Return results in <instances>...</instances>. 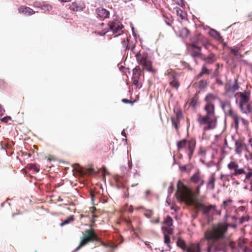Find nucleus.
I'll use <instances>...</instances> for the list:
<instances>
[{"mask_svg":"<svg viewBox=\"0 0 252 252\" xmlns=\"http://www.w3.org/2000/svg\"><path fill=\"white\" fill-rule=\"evenodd\" d=\"M228 226L235 228L237 225L235 223H219L205 232L204 237L208 241L209 248H213L217 251L224 250L227 242L224 238Z\"/></svg>","mask_w":252,"mask_h":252,"instance_id":"nucleus-1","label":"nucleus"},{"mask_svg":"<svg viewBox=\"0 0 252 252\" xmlns=\"http://www.w3.org/2000/svg\"><path fill=\"white\" fill-rule=\"evenodd\" d=\"M219 97L212 93L208 94L204 98L205 104L203 110L205 114L197 115V121L199 126L202 127L204 131L213 129L216 126L217 118L216 116L214 101Z\"/></svg>","mask_w":252,"mask_h":252,"instance_id":"nucleus-2","label":"nucleus"},{"mask_svg":"<svg viewBox=\"0 0 252 252\" xmlns=\"http://www.w3.org/2000/svg\"><path fill=\"white\" fill-rule=\"evenodd\" d=\"M177 197L188 204H193L196 212H201L205 216H209L212 211H215V205L206 206L198 201H194V194L190 189L186 187L180 180L177 183Z\"/></svg>","mask_w":252,"mask_h":252,"instance_id":"nucleus-3","label":"nucleus"},{"mask_svg":"<svg viewBox=\"0 0 252 252\" xmlns=\"http://www.w3.org/2000/svg\"><path fill=\"white\" fill-rule=\"evenodd\" d=\"M239 96L238 106L241 112L247 115L252 113V101L251 94L245 91L237 93Z\"/></svg>","mask_w":252,"mask_h":252,"instance_id":"nucleus-4","label":"nucleus"},{"mask_svg":"<svg viewBox=\"0 0 252 252\" xmlns=\"http://www.w3.org/2000/svg\"><path fill=\"white\" fill-rule=\"evenodd\" d=\"M199 40L201 39V43L203 47L208 51L209 54L207 56L203 55L201 60L203 61L205 63L203 64H212L215 63L217 59L216 55L212 52L213 49L215 48L216 47L214 45H212L210 42L205 38L202 35L198 34Z\"/></svg>","mask_w":252,"mask_h":252,"instance_id":"nucleus-5","label":"nucleus"},{"mask_svg":"<svg viewBox=\"0 0 252 252\" xmlns=\"http://www.w3.org/2000/svg\"><path fill=\"white\" fill-rule=\"evenodd\" d=\"M196 144V140L194 138H191L189 140L184 139L177 142V150L178 151L185 150L189 158L190 159L195 151Z\"/></svg>","mask_w":252,"mask_h":252,"instance_id":"nucleus-6","label":"nucleus"},{"mask_svg":"<svg viewBox=\"0 0 252 252\" xmlns=\"http://www.w3.org/2000/svg\"><path fill=\"white\" fill-rule=\"evenodd\" d=\"M95 241H100V239L97 236L94 230L92 228L86 229L83 233L82 236L80 239V243L78 246L76 248L75 251H77L89 243H92Z\"/></svg>","mask_w":252,"mask_h":252,"instance_id":"nucleus-7","label":"nucleus"},{"mask_svg":"<svg viewBox=\"0 0 252 252\" xmlns=\"http://www.w3.org/2000/svg\"><path fill=\"white\" fill-rule=\"evenodd\" d=\"M135 57L138 63L143 67V69L153 73H156L157 70L153 68L152 62L147 53L139 52L136 54Z\"/></svg>","mask_w":252,"mask_h":252,"instance_id":"nucleus-8","label":"nucleus"},{"mask_svg":"<svg viewBox=\"0 0 252 252\" xmlns=\"http://www.w3.org/2000/svg\"><path fill=\"white\" fill-rule=\"evenodd\" d=\"M221 107L224 111L225 115L230 117L234 122L235 127L237 129L238 128L239 124V119L240 116L233 111L231 107L230 102L229 101H221Z\"/></svg>","mask_w":252,"mask_h":252,"instance_id":"nucleus-9","label":"nucleus"},{"mask_svg":"<svg viewBox=\"0 0 252 252\" xmlns=\"http://www.w3.org/2000/svg\"><path fill=\"white\" fill-rule=\"evenodd\" d=\"M165 75L168 76L170 86L177 90L180 85L177 78V73L173 69H168L165 72Z\"/></svg>","mask_w":252,"mask_h":252,"instance_id":"nucleus-10","label":"nucleus"},{"mask_svg":"<svg viewBox=\"0 0 252 252\" xmlns=\"http://www.w3.org/2000/svg\"><path fill=\"white\" fill-rule=\"evenodd\" d=\"M177 245L187 252H200L199 244L192 243L187 247L186 242L181 239H179L177 242Z\"/></svg>","mask_w":252,"mask_h":252,"instance_id":"nucleus-11","label":"nucleus"},{"mask_svg":"<svg viewBox=\"0 0 252 252\" xmlns=\"http://www.w3.org/2000/svg\"><path fill=\"white\" fill-rule=\"evenodd\" d=\"M198 154L201 157L200 161L203 163L206 159L212 161L215 157L214 150L211 147H200Z\"/></svg>","mask_w":252,"mask_h":252,"instance_id":"nucleus-12","label":"nucleus"},{"mask_svg":"<svg viewBox=\"0 0 252 252\" xmlns=\"http://www.w3.org/2000/svg\"><path fill=\"white\" fill-rule=\"evenodd\" d=\"M202 40L198 39V35L197 36V41L196 42H193L189 45V48L190 54L192 57L194 58H201L203 56V54L201 53V47L199 46L198 45L201 43Z\"/></svg>","mask_w":252,"mask_h":252,"instance_id":"nucleus-13","label":"nucleus"},{"mask_svg":"<svg viewBox=\"0 0 252 252\" xmlns=\"http://www.w3.org/2000/svg\"><path fill=\"white\" fill-rule=\"evenodd\" d=\"M190 181L196 185L195 191L197 194H199L200 187L205 183L203 176L200 171H197L190 177Z\"/></svg>","mask_w":252,"mask_h":252,"instance_id":"nucleus-14","label":"nucleus"},{"mask_svg":"<svg viewBox=\"0 0 252 252\" xmlns=\"http://www.w3.org/2000/svg\"><path fill=\"white\" fill-rule=\"evenodd\" d=\"M227 168L232 171L231 173V176H238L240 175L247 174L245 169L243 168H239L238 163L236 161H231L228 163L227 165Z\"/></svg>","mask_w":252,"mask_h":252,"instance_id":"nucleus-15","label":"nucleus"},{"mask_svg":"<svg viewBox=\"0 0 252 252\" xmlns=\"http://www.w3.org/2000/svg\"><path fill=\"white\" fill-rule=\"evenodd\" d=\"M142 73V71L138 65L136 66L132 70V84L135 86L136 89H140L142 87V83L140 80Z\"/></svg>","mask_w":252,"mask_h":252,"instance_id":"nucleus-16","label":"nucleus"},{"mask_svg":"<svg viewBox=\"0 0 252 252\" xmlns=\"http://www.w3.org/2000/svg\"><path fill=\"white\" fill-rule=\"evenodd\" d=\"M239 86L237 79H235L234 82L231 80L228 81L225 84L224 90L225 94L230 96L239 89Z\"/></svg>","mask_w":252,"mask_h":252,"instance_id":"nucleus-17","label":"nucleus"},{"mask_svg":"<svg viewBox=\"0 0 252 252\" xmlns=\"http://www.w3.org/2000/svg\"><path fill=\"white\" fill-rule=\"evenodd\" d=\"M174 113L175 117H171V120L172 125L176 130H178L180 126V121L183 118L182 112L179 108H175L174 109Z\"/></svg>","mask_w":252,"mask_h":252,"instance_id":"nucleus-18","label":"nucleus"},{"mask_svg":"<svg viewBox=\"0 0 252 252\" xmlns=\"http://www.w3.org/2000/svg\"><path fill=\"white\" fill-rule=\"evenodd\" d=\"M108 25L109 30L112 31L114 33L119 32L123 28L122 24L118 21L109 22Z\"/></svg>","mask_w":252,"mask_h":252,"instance_id":"nucleus-19","label":"nucleus"},{"mask_svg":"<svg viewBox=\"0 0 252 252\" xmlns=\"http://www.w3.org/2000/svg\"><path fill=\"white\" fill-rule=\"evenodd\" d=\"M245 147L246 145L242 140L238 139L235 140L234 145V151L235 154L241 156Z\"/></svg>","mask_w":252,"mask_h":252,"instance_id":"nucleus-20","label":"nucleus"},{"mask_svg":"<svg viewBox=\"0 0 252 252\" xmlns=\"http://www.w3.org/2000/svg\"><path fill=\"white\" fill-rule=\"evenodd\" d=\"M19 13L30 16L35 13V11L32 8L25 5H21L18 8Z\"/></svg>","mask_w":252,"mask_h":252,"instance_id":"nucleus-21","label":"nucleus"},{"mask_svg":"<svg viewBox=\"0 0 252 252\" xmlns=\"http://www.w3.org/2000/svg\"><path fill=\"white\" fill-rule=\"evenodd\" d=\"M97 15L101 18H106L109 16V12L103 8H98L96 9Z\"/></svg>","mask_w":252,"mask_h":252,"instance_id":"nucleus-22","label":"nucleus"},{"mask_svg":"<svg viewBox=\"0 0 252 252\" xmlns=\"http://www.w3.org/2000/svg\"><path fill=\"white\" fill-rule=\"evenodd\" d=\"M174 9L176 11V14L181 19L184 20L187 17V13L179 7H175Z\"/></svg>","mask_w":252,"mask_h":252,"instance_id":"nucleus-23","label":"nucleus"},{"mask_svg":"<svg viewBox=\"0 0 252 252\" xmlns=\"http://www.w3.org/2000/svg\"><path fill=\"white\" fill-rule=\"evenodd\" d=\"M211 72L212 70L208 69L206 64H203L202 66L200 72L197 75V77H201L205 74L208 75L211 74Z\"/></svg>","mask_w":252,"mask_h":252,"instance_id":"nucleus-24","label":"nucleus"},{"mask_svg":"<svg viewBox=\"0 0 252 252\" xmlns=\"http://www.w3.org/2000/svg\"><path fill=\"white\" fill-rule=\"evenodd\" d=\"M216 181V178L214 175H212L209 179V181L207 183V188L211 190H213L215 188V183Z\"/></svg>","mask_w":252,"mask_h":252,"instance_id":"nucleus-25","label":"nucleus"},{"mask_svg":"<svg viewBox=\"0 0 252 252\" xmlns=\"http://www.w3.org/2000/svg\"><path fill=\"white\" fill-rule=\"evenodd\" d=\"M189 34V31L186 28H182L179 30V35L183 38H187Z\"/></svg>","mask_w":252,"mask_h":252,"instance_id":"nucleus-26","label":"nucleus"},{"mask_svg":"<svg viewBox=\"0 0 252 252\" xmlns=\"http://www.w3.org/2000/svg\"><path fill=\"white\" fill-rule=\"evenodd\" d=\"M173 219L170 216H167L163 221L165 226H172L173 225Z\"/></svg>","mask_w":252,"mask_h":252,"instance_id":"nucleus-27","label":"nucleus"},{"mask_svg":"<svg viewBox=\"0 0 252 252\" xmlns=\"http://www.w3.org/2000/svg\"><path fill=\"white\" fill-rule=\"evenodd\" d=\"M209 34L213 37L215 38L217 40H219L221 36L219 32H218L217 31L211 29L209 32Z\"/></svg>","mask_w":252,"mask_h":252,"instance_id":"nucleus-28","label":"nucleus"},{"mask_svg":"<svg viewBox=\"0 0 252 252\" xmlns=\"http://www.w3.org/2000/svg\"><path fill=\"white\" fill-rule=\"evenodd\" d=\"M198 99L197 97L194 96L192 97L189 101V106L192 107L194 109L196 108L197 104Z\"/></svg>","mask_w":252,"mask_h":252,"instance_id":"nucleus-29","label":"nucleus"},{"mask_svg":"<svg viewBox=\"0 0 252 252\" xmlns=\"http://www.w3.org/2000/svg\"><path fill=\"white\" fill-rule=\"evenodd\" d=\"M161 229L164 231V234H172L173 233V229L171 228V226H163Z\"/></svg>","mask_w":252,"mask_h":252,"instance_id":"nucleus-30","label":"nucleus"},{"mask_svg":"<svg viewBox=\"0 0 252 252\" xmlns=\"http://www.w3.org/2000/svg\"><path fill=\"white\" fill-rule=\"evenodd\" d=\"M246 240L244 238H240L238 240V246L239 247L242 249L243 250H246V247L245 244H246Z\"/></svg>","mask_w":252,"mask_h":252,"instance_id":"nucleus-31","label":"nucleus"},{"mask_svg":"<svg viewBox=\"0 0 252 252\" xmlns=\"http://www.w3.org/2000/svg\"><path fill=\"white\" fill-rule=\"evenodd\" d=\"M230 49L231 52L235 56H238L239 55V51L240 49V47L239 45H237L235 48H233L231 47H228Z\"/></svg>","mask_w":252,"mask_h":252,"instance_id":"nucleus-32","label":"nucleus"},{"mask_svg":"<svg viewBox=\"0 0 252 252\" xmlns=\"http://www.w3.org/2000/svg\"><path fill=\"white\" fill-rule=\"evenodd\" d=\"M80 173L81 174H92L94 173V171L93 169L92 168H88L86 170H81L80 171Z\"/></svg>","mask_w":252,"mask_h":252,"instance_id":"nucleus-33","label":"nucleus"},{"mask_svg":"<svg viewBox=\"0 0 252 252\" xmlns=\"http://www.w3.org/2000/svg\"><path fill=\"white\" fill-rule=\"evenodd\" d=\"M232 202V201L231 199L224 200L223 201L221 207H223L224 209H227V207L231 205Z\"/></svg>","mask_w":252,"mask_h":252,"instance_id":"nucleus-34","label":"nucleus"},{"mask_svg":"<svg viewBox=\"0 0 252 252\" xmlns=\"http://www.w3.org/2000/svg\"><path fill=\"white\" fill-rule=\"evenodd\" d=\"M74 220V217L73 216H70L67 219L64 220L62 223H61V226H63L65 224L69 223V222L73 221Z\"/></svg>","mask_w":252,"mask_h":252,"instance_id":"nucleus-35","label":"nucleus"},{"mask_svg":"<svg viewBox=\"0 0 252 252\" xmlns=\"http://www.w3.org/2000/svg\"><path fill=\"white\" fill-rule=\"evenodd\" d=\"M28 167L31 170H33L36 172H38L39 171V167L35 164H29Z\"/></svg>","mask_w":252,"mask_h":252,"instance_id":"nucleus-36","label":"nucleus"},{"mask_svg":"<svg viewBox=\"0 0 252 252\" xmlns=\"http://www.w3.org/2000/svg\"><path fill=\"white\" fill-rule=\"evenodd\" d=\"M97 242H99L102 246H103L106 248H111L113 249H116L117 247V246L116 245H109V244H106V243L102 242L101 240H100V241H97Z\"/></svg>","mask_w":252,"mask_h":252,"instance_id":"nucleus-37","label":"nucleus"},{"mask_svg":"<svg viewBox=\"0 0 252 252\" xmlns=\"http://www.w3.org/2000/svg\"><path fill=\"white\" fill-rule=\"evenodd\" d=\"M70 8L72 10L77 11L82 9V7L81 8L77 6L76 2H72L71 5L70 6Z\"/></svg>","mask_w":252,"mask_h":252,"instance_id":"nucleus-38","label":"nucleus"},{"mask_svg":"<svg viewBox=\"0 0 252 252\" xmlns=\"http://www.w3.org/2000/svg\"><path fill=\"white\" fill-rule=\"evenodd\" d=\"M249 219L250 218L247 215L243 216L239 219V223L240 224H243L245 222L248 221Z\"/></svg>","mask_w":252,"mask_h":252,"instance_id":"nucleus-39","label":"nucleus"},{"mask_svg":"<svg viewBox=\"0 0 252 252\" xmlns=\"http://www.w3.org/2000/svg\"><path fill=\"white\" fill-rule=\"evenodd\" d=\"M244 183H249L250 184V191H252V178H250V179L246 180V174H245V178L243 180Z\"/></svg>","mask_w":252,"mask_h":252,"instance_id":"nucleus-40","label":"nucleus"},{"mask_svg":"<svg viewBox=\"0 0 252 252\" xmlns=\"http://www.w3.org/2000/svg\"><path fill=\"white\" fill-rule=\"evenodd\" d=\"M252 178V169L249 168L248 172L246 174V180H249L250 178Z\"/></svg>","mask_w":252,"mask_h":252,"instance_id":"nucleus-41","label":"nucleus"},{"mask_svg":"<svg viewBox=\"0 0 252 252\" xmlns=\"http://www.w3.org/2000/svg\"><path fill=\"white\" fill-rule=\"evenodd\" d=\"M164 243L165 244L168 245L170 242V239L169 236L167 234H164Z\"/></svg>","mask_w":252,"mask_h":252,"instance_id":"nucleus-42","label":"nucleus"},{"mask_svg":"<svg viewBox=\"0 0 252 252\" xmlns=\"http://www.w3.org/2000/svg\"><path fill=\"white\" fill-rule=\"evenodd\" d=\"M41 8L44 10L49 11L52 9V6L50 5L45 4L42 6Z\"/></svg>","mask_w":252,"mask_h":252,"instance_id":"nucleus-43","label":"nucleus"},{"mask_svg":"<svg viewBox=\"0 0 252 252\" xmlns=\"http://www.w3.org/2000/svg\"><path fill=\"white\" fill-rule=\"evenodd\" d=\"M49 161L55 160L56 158L54 156L52 155H48L46 157Z\"/></svg>","mask_w":252,"mask_h":252,"instance_id":"nucleus-44","label":"nucleus"},{"mask_svg":"<svg viewBox=\"0 0 252 252\" xmlns=\"http://www.w3.org/2000/svg\"><path fill=\"white\" fill-rule=\"evenodd\" d=\"M11 119L10 117H5L2 118V122L4 123H7L8 121Z\"/></svg>","mask_w":252,"mask_h":252,"instance_id":"nucleus-45","label":"nucleus"},{"mask_svg":"<svg viewBox=\"0 0 252 252\" xmlns=\"http://www.w3.org/2000/svg\"><path fill=\"white\" fill-rule=\"evenodd\" d=\"M122 101L125 103H133V102L132 101H131V100H128L127 99H126V98H124L122 99Z\"/></svg>","mask_w":252,"mask_h":252,"instance_id":"nucleus-46","label":"nucleus"},{"mask_svg":"<svg viewBox=\"0 0 252 252\" xmlns=\"http://www.w3.org/2000/svg\"><path fill=\"white\" fill-rule=\"evenodd\" d=\"M122 44H123L124 48H125V47H126V49H127L128 46H127V45H126V41H125V40H123L122 41Z\"/></svg>","mask_w":252,"mask_h":252,"instance_id":"nucleus-47","label":"nucleus"},{"mask_svg":"<svg viewBox=\"0 0 252 252\" xmlns=\"http://www.w3.org/2000/svg\"><path fill=\"white\" fill-rule=\"evenodd\" d=\"M234 245V243L232 242H230L229 244V246L231 248L232 250H234V249H235V247Z\"/></svg>","mask_w":252,"mask_h":252,"instance_id":"nucleus-48","label":"nucleus"},{"mask_svg":"<svg viewBox=\"0 0 252 252\" xmlns=\"http://www.w3.org/2000/svg\"><path fill=\"white\" fill-rule=\"evenodd\" d=\"M227 176V177H225L224 178V180H225V181H229V178H232L233 176H231V174L230 175L229 174H226Z\"/></svg>","mask_w":252,"mask_h":252,"instance_id":"nucleus-49","label":"nucleus"},{"mask_svg":"<svg viewBox=\"0 0 252 252\" xmlns=\"http://www.w3.org/2000/svg\"><path fill=\"white\" fill-rule=\"evenodd\" d=\"M180 169L182 171H186L187 170V168H186V166L185 165L182 166H180Z\"/></svg>","mask_w":252,"mask_h":252,"instance_id":"nucleus-50","label":"nucleus"},{"mask_svg":"<svg viewBox=\"0 0 252 252\" xmlns=\"http://www.w3.org/2000/svg\"><path fill=\"white\" fill-rule=\"evenodd\" d=\"M241 120L242 121V122H243V123L244 124V125H246L248 123V122L247 120H246L245 119L243 118H241L240 117V119H239V120Z\"/></svg>","mask_w":252,"mask_h":252,"instance_id":"nucleus-51","label":"nucleus"},{"mask_svg":"<svg viewBox=\"0 0 252 252\" xmlns=\"http://www.w3.org/2000/svg\"><path fill=\"white\" fill-rule=\"evenodd\" d=\"M90 195L92 198V200H94V197L95 194L94 191H91L90 192Z\"/></svg>","mask_w":252,"mask_h":252,"instance_id":"nucleus-52","label":"nucleus"},{"mask_svg":"<svg viewBox=\"0 0 252 252\" xmlns=\"http://www.w3.org/2000/svg\"><path fill=\"white\" fill-rule=\"evenodd\" d=\"M225 177H227V175L221 174L220 175V179L221 180H224V178H225Z\"/></svg>","mask_w":252,"mask_h":252,"instance_id":"nucleus-53","label":"nucleus"},{"mask_svg":"<svg viewBox=\"0 0 252 252\" xmlns=\"http://www.w3.org/2000/svg\"><path fill=\"white\" fill-rule=\"evenodd\" d=\"M145 245L147 246V247L148 248H150L151 249H152V247L151 246V245L150 244V243L149 242H146L145 243Z\"/></svg>","mask_w":252,"mask_h":252,"instance_id":"nucleus-54","label":"nucleus"},{"mask_svg":"<svg viewBox=\"0 0 252 252\" xmlns=\"http://www.w3.org/2000/svg\"><path fill=\"white\" fill-rule=\"evenodd\" d=\"M249 144H250V145L251 146L252 149V137H251L249 139Z\"/></svg>","mask_w":252,"mask_h":252,"instance_id":"nucleus-55","label":"nucleus"},{"mask_svg":"<svg viewBox=\"0 0 252 252\" xmlns=\"http://www.w3.org/2000/svg\"><path fill=\"white\" fill-rule=\"evenodd\" d=\"M219 67H220V65H219V63H217L216 64V70H215V73H218V70Z\"/></svg>","mask_w":252,"mask_h":252,"instance_id":"nucleus-56","label":"nucleus"},{"mask_svg":"<svg viewBox=\"0 0 252 252\" xmlns=\"http://www.w3.org/2000/svg\"><path fill=\"white\" fill-rule=\"evenodd\" d=\"M244 189H247L250 190V186L249 185H246L244 187Z\"/></svg>","mask_w":252,"mask_h":252,"instance_id":"nucleus-57","label":"nucleus"},{"mask_svg":"<svg viewBox=\"0 0 252 252\" xmlns=\"http://www.w3.org/2000/svg\"><path fill=\"white\" fill-rule=\"evenodd\" d=\"M248 152L249 154V158H250V159L252 160V153L250 152L249 151H248Z\"/></svg>","mask_w":252,"mask_h":252,"instance_id":"nucleus-58","label":"nucleus"},{"mask_svg":"<svg viewBox=\"0 0 252 252\" xmlns=\"http://www.w3.org/2000/svg\"><path fill=\"white\" fill-rule=\"evenodd\" d=\"M141 1H142L143 2H145V3H150V0H140Z\"/></svg>","mask_w":252,"mask_h":252,"instance_id":"nucleus-59","label":"nucleus"},{"mask_svg":"<svg viewBox=\"0 0 252 252\" xmlns=\"http://www.w3.org/2000/svg\"><path fill=\"white\" fill-rule=\"evenodd\" d=\"M178 4L181 5L182 7H183L185 6L184 2L183 1H181V4L178 3Z\"/></svg>","mask_w":252,"mask_h":252,"instance_id":"nucleus-60","label":"nucleus"},{"mask_svg":"<svg viewBox=\"0 0 252 252\" xmlns=\"http://www.w3.org/2000/svg\"><path fill=\"white\" fill-rule=\"evenodd\" d=\"M122 135L123 136H124L126 137V132H125V130H123L122 131Z\"/></svg>","mask_w":252,"mask_h":252,"instance_id":"nucleus-61","label":"nucleus"},{"mask_svg":"<svg viewBox=\"0 0 252 252\" xmlns=\"http://www.w3.org/2000/svg\"><path fill=\"white\" fill-rule=\"evenodd\" d=\"M230 217H231V218L232 219V220H233L235 221L236 220V218L235 217H234V216H231Z\"/></svg>","mask_w":252,"mask_h":252,"instance_id":"nucleus-62","label":"nucleus"},{"mask_svg":"<svg viewBox=\"0 0 252 252\" xmlns=\"http://www.w3.org/2000/svg\"><path fill=\"white\" fill-rule=\"evenodd\" d=\"M159 218H158V219H157L155 220V221L154 222H155V223H158V222H159Z\"/></svg>","mask_w":252,"mask_h":252,"instance_id":"nucleus-63","label":"nucleus"},{"mask_svg":"<svg viewBox=\"0 0 252 252\" xmlns=\"http://www.w3.org/2000/svg\"><path fill=\"white\" fill-rule=\"evenodd\" d=\"M135 48V46L134 45H133L131 48V51H133Z\"/></svg>","mask_w":252,"mask_h":252,"instance_id":"nucleus-64","label":"nucleus"}]
</instances>
